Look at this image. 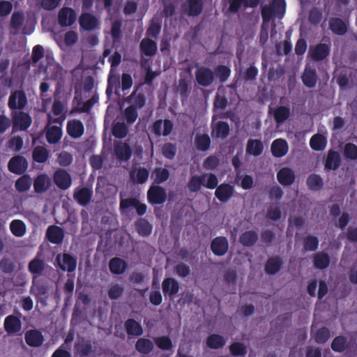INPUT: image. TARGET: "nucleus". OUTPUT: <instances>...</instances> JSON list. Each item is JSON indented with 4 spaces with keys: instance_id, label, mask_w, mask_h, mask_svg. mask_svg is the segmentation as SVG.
<instances>
[{
    "instance_id": "obj_63",
    "label": "nucleus",
    "mask_w": 357,
    "mask_h": 357,
    "mask_svg": "<svg viewBox=\"0 0 357 357\" xmlns=\"http://www.w3.org/2000/svg\"><path fill=\"white\" fill-rule=\"evenodd\" d=\"M229 351L234 356H244L247 354V349L243 343L236 342L229 346Z\"/></svg>"
},
{
    "instance_id": "obj_29",
    "label": "nucleus",
    "mask_w": 357,
    "mask_h": 357,
    "mask_svg": "<svg viewBox=\"0 0 357 357\" xmlns=\"http://www.w3.org/2000/svg\"><path fill=\"white\" fill-rule=\"evenodd\" d=\"M203 7L202 0H187L185 4V11L188 16L197 17L202 13Z\"/></svg>"
},
{
    "instance_id": "obj_62",
    "label": "nucleus",
    "mask_w": 357,
    "mask_h": 357,
    "mask_svg": "<svg viewBox=\"0 0 357 357\" xmlns=\"http://www.w3.org/2000/svg\"><path fill=\"white\" fill-rule=\"evenodd\" d=\"M178 91L182 98H188L190 93V84L185 78H181L178 81Z\"/></svg>"
},
{
    "instance_id": "obj_16",
    "label": "nucleus",
    "mask_w": 357,
    "mask_h": 357,
    "mask_svg": "<svg viewBox=\"0 0 357 357\" xmlns=\"http://www.w3.org/2000/svg\"><path fill=\"white\" fill-rule=\"evenodd\" d=\"M66 131L72 138L77 139L83 135L84 126L80 120H70L66 125Z\"/></svg>"
},
{
    "instance_id": "obj_53",
    "label": "nucleus",
    "mask_w": 357,
    "mask_h": 357,
    "mask_svg": "<svg viewBox=\"0 0 357 357\" xmlns=\"http://www.w3.org/2000/svg\"><path fill=\"white\" fill-rule=\"evenodd\" d=\"M273 116L277 123H282L290 116V109L285 106H279L273 112Z\"/></svg>"
},
{
    "instance_id": "obj_38",
    "label": "nucleus",
    "mask_w": 357,
    "mask_h": 357,
    "mask_svg": "<svg viewBox=\"0 0 357 357\" xmlns=\"http://www.w3.org/2000/svg\"><path fill=\"white\" fill-rule=\"evenodd\" d=\"M75 351L80 357H86L94 353V349L90 340H82V342L75 344Z\"/></svg>"
},
{
    "instance_id": "obj_57",
    "label": "nucleus",
    "mask_w": 357,
    "mask_h": 357,
    "mask_svg": "<svg viewBox=\"0 0 357 357\" xmlns=\"http://www.w3.org/2000/svg\"><path fill=\"white\" fill-rule=\"evenodd\" d=\"M16 268L14 261L9 257H3L0 260V270L5 274H12Z\"/></svg>"
},
{
    "instance_id": "obj_17",
    "label": "nucleus",
    "mask_w": 357,
    "mask_h": 357,
    "mask_svg": "<svg viewBox=\"0 0 357 357\" xmlns=\"http://www.w3.org/2000/svg\"><path fill=\"white\" fill-rule=\"evenodd\" d=\"M114 152L120 162L128 161L132 155V149L127 143H118L114 145Z\"/></svg>"
},
{
    "instance_id": "obj_3",
    "label": "nucleus",
    "mask_w": 357,
    "mask_h": 357,
    "mask_svg": "<svg viewBox=\"0 0 357 357\" xmlns=\"http://www.w3.org/2000/svg\"><path fill=\"white\" fill-rule=\"evenodd\" d=\"M147 199L151 205H160L166 202L167 192L165 188L152 185L147 192Z\"/></svg>"
},
{
    "instance_id": "obj_19",
    "label": "nucleus",
    "mask_w": 357,
    "mask_h": 357,
    "mask_svg": "<svg viewBox=\"0 0 357 357\" xmlns=\"http://www.w3.org/2000/svg\"><path fill=\"white\" fill-rule=\"evenodd\" d=\"M284 261L280 256L269 257L266 264L264 270L268 275H275L282 268Z\"/></svg>"
},
{
    "instance_id": "obj_32",
    "label": "nucleus",
    "mask_w": 357,
    "mask_h": 357,
    "mask_svg": "<svg viewBox=\"0 0 357 357\" xmlns=\"http://www.w3.org/2000/svg\"><path fill=\"white\" fill-rule=\"evenodd\" d=\"M135 349L142 355L149 354L154 349L153 342L149 338H139L135 345Z\"/></svg>"
},
{
    "instance_id": "obj_13",
    "label": "nucleus",
    "mask_w": 357,
    "mask_h": 357,
    "mask_svg": "<svg viewBox=\"0 0 357 357\" xmlns=\"http://www.w3.org/2000/svg\"><path fill=\"white\" fill-rule=\"evenodd\" d=\"M93 191L87 187L77 188L74 192L75 200L82 206H86L91 201Z\"/></svg>"
},
{
    "instance_id": "obj_45",
    "label": "nucleus",
    "mask_w": 357,
    "mask_h": 357,
    "mask_svg": "<svg viewBox=\"0 0 357 357\" xmlns=\"http://www.w3.org/2000/svg\"><path fill=\"white\" fill-rule=\"evenodd\" d=\"M195 144L199 151L204 152L210 149L211 140L208 134L197 135Z\"/></svg>"
},
{
    "instance_id": "obj_43",
    "label": "nucleus",
    "mask_w": 357,
    "mask_h": 357,
    "mask_svg": "<svg viewBox=\"0 0 357 357\" xmlns=\"http://www.w3.org/2000/svg\"><path fill=\"white\" fill-rule=\"evenodd\" d=\"M327 144L326 138L321 134L314 135L310 140V146L314 151H323Z\"/></svg>"
},
{
    "instance_id": "obj_9",
    "label": "nucleus",
    "mask_w": 357,
    "mask_h": 357,
    "mask_svg": "<svg viewBox=\"0 0 357 357\" xmlns=\"http://www.w3.org/2000/svg\"><path fill=\"white\" fill-rule=\"evenodd\" d=\"M54 181L56 186L61 190H67L72 183L71 176L69 173L63 169H59L54 174Z\"/></svg>"
},
{
    "instance_id": "obj_34",
    "label": "nucleus",
    "mask_w": 357,
    "mask_h": 357,
    "mask_svg": "<svg viewBox=\"0 0 357 357\" xmlns=\"http://www.w3.org/2000/svg\"><path fill=\"white\" fill-rule=\"evenodd\" d=\"M331 263V258L324 251L317 252L313 258V264L316 268L324 270L327 268Z\"/></svg>"
},
{
    "instance_id": "obj_48",
    "label": "nucleus",
    "mask_w": 357,
    "mask_h": 357,
    "mask_svg": "<svg viewBox=\"0 0 357 357\" xmlns=\"http://www.w3.org/2000/svg\"><path fill=\"white\" fill-rule=\"evenodd\" d=\"M331 349L335 352L342 353L348 347L347 339L344 335L335 337L331 342Z\"/></svg>"
},
{
    "instance_id": "obj_21",
    "label": "nucleus",
    "mask_w": 357,
    "mask_h": 357,
    "mask_svg": "<svg viewBox=\"0 0 357 357\" xmlns=\"http://www.w3.org/2000/svg\"><path fill=\"white\" fill-rule=\"evenodd\" d=\"M124 328L128 336L139 337L144 333L142 324L132 318L128 319L125 321Z\"/></svg>"
},
{
    "instance_id": "obj_14",
    "label": "nucleus",
    "mask_w": 357,
    "mask_h": 357,
    "mask_svg": "<svg viewBox=\"0 0 357 357\" xmlns=\"http://www.w3.org/2000/svg\"><path fill=\"white\" fill-rule=\"evenodd\" d=\"M32 119L29 114L19 112H13V123L14 126L18 127L20 130H26L31 126Z\"/></svg>"
},
{
    "instance_id": "obj_20",
    "label": "nucleus",
    "mask_w": 357,
    "mask_h": 357,
    "mask_svg": "<svg viewBox=\"0 0 357 357\" xmlns=\"http://www.w3.org/2000/svg\"><path fill=\"white\" fill-rule=\"evenodd\" d=\"M178 282L172 278H165L162 282V289L165 296L173 297L179 291Z\"/></svg>"
},
{
    "instance_id": "obj_2",
    "label": "nucleus",
    "mask_w": 357,
    "mask_h": 357,
    "mask_svg": "<svg viewBox=\"0 0 357 357\" xmlns=\"http://www.w3.org/2000/svg\"><path fill=\"white\" fill-rule=\"evenodd\" d=\"M286 3L284 0H273L268 5L261 6L262 26L268 23L274 17L281 19L285 13Z\"/></svg>"
},
{
    "instance_id": "obj_46",
    "label": "nucleus",
    "mask_w": 357,
    "mask_h": 357,
    "mask_svg": "<svg viewBox=\"0 0 357 357\" xmlns=\"http://www.w3.org/2000/svg\"><path fill=\"white\" fill-rule=\"evenodd\" d=\"M10 230L15 236L22 237L26 234V225L21 220H13L10 224Z\"/></svg>"
},
{
    "instance_id": "obj_11",
    "label": "nucleus",
    "mask_w": 357,
    "mask_h": 357,
    "mask_svg": "<svg viewBox=\"0 0 357 357\" xmlns=\"http://www.w3.org/2000/svg\"><path fill=\"white\" fill-rule=\"evenodd\" d=\"M76 20L75 11L68 7L61 8L59 12L58 21L61 26H71Z\"/></svg>"
},
{
    "instance_id": "obj_4",
    "label": "nucleus",
    "mask_w": 357,
    "mask_h": 357,
    "mask_svg": "<svg viewBox=\"0 0 357 357\" xmlns=\"http://www.w3.org/2000/svg\"><path fill=\"white\" fill-rule=\"evenodd\" d=\"M26 104L27 98L24 91L16 90L10 93L8 105L11 110L22 109Z\"/></svg>"
},
{
    "instance_id": "obj_61",
    "label": "nucleus",
    "mask_w": 357,
    "mask_h": 357,
    "mask_svg": "<svg viewBox=\"0 0 357 357\" xmlns=\"http://www.w3.org/2000/svg\"><path fill=\"white\" fill-rule=\"evenodd\" d=\"M124 117L127 124H133L138 117V112L135 105H130L124 111Z\"/></svg>"
},
{
    "instance_id": "obj_26",
    "label": "nucleus",
    "mask_w": 357,
    "mask_h": 357,
    "mask_svg": "<svg viewBox=\"0 0 357 357\" xmlns=\"http://www.w3.org/2000/svg\"><path fill=\"white\" fill-rule=\"evenodd\" d=\"M26 343L32 347H38L42 345L44 338L42 333L37 330H29L24 335Z\"/></svg>"
},
{
    "instance_id": "obj_1",
    "label": "nucleus",
    "mask_w": 357,
    "mask_h": 357,
    "mask_svg": "<svg viewBox=\"0 0 357 357\" xmlns=\"http://www.w3.org/2000/svg\"><path fill=\"white\" fill-rule=\"evenodd\" d=\"M218 183V178L215 174L192 176L188 183V188L191 192H199L202 186L208 189H215Z\"/></svg>"
},
{
    "instance_id": "obj_55",
    "label": "nucleus",
    "mask_w": 357,
    "mask_h": 357,
    "mask_svg": "<svg viewBox=\"0 0 357 357\" xmlns=\"http://www.w3.org/2000/svg\"><path fill=\"white\" fill-rule=\"evenodd\" d=\"M331 337V332L327 327L323 326L318 329L313 335V338L317 344L326 343Z\"/></svg>"
},
{
    "instance_id": "obj_47",
    "label": "nucleus",
    "mask_w": 357,
    "mask_h": 357,
    "mask_svg": "<svg viewBox=\"0 0 357 357\" xmlns=\"http://www.w3.org/2000/svg\"><path fill=\"white\" fill-rule=\"evenodd\" d=\"M31 183V176L29 174H23L15 181V187L17 191L24 192L30 189Z\"/></svg>"
},
{
    "instance_id": "obj_24",
    "label": "nucleus",
    "mask_w": 357,
    "mask_h": 357,
    "mask_svg": "<svg viewBox=\"0 0 357 357\" xmlns=\"http://www.w3.org/2000/svg\"><path fill=\"white\" fill-rule=\"evenodd\" d=\"M289 150L287 141L283 139H276L271 144V151L272 155L275 158H281L285 155Z\"/></svg>"
},
{
    "instance_id": "obj_28",
    "label": "nucleus",
    "mask_w": 357,
    "mask_h": 357,
    "mask_svg": "<svg viewBox=\"0 0 357 357\" xmlns=\"http://www.w3.org/2000/svg\"><path fill=\"white\" fill-rule=\"evenodd\" d=\"M229 132L230 128L227 122L220 121L211 126V135L216 138L225 139Z\"/></svg>"
},
{
    "instance_id": "obj_25",
    "label": "nucleus",
    "mask_w": 357,
    "mask_h": 357,
    "mask_svg": "<svg viewBox=\"0 0 357 357\" xmlns=\"http://www.w3.org/2000/svg\"><path fill=\"white\" fill-rule=\"evenodd\" d=\"M22 322L20 318L9 315L4 320V329L8 334H15L21 331Z\"/></svg>"
},
{
    "instance_id": "obj_52",
    "label": "nucleus",
    "mask_w": 357,
    "mask_h": 357,
    "mask_svg": "<svg viewBox=\"0 0 357 357\" xmlns=\"http://www.w3.org/2000/svg\"><path fill=\"white\" fill-rule=\"evenodd\" d=\"M49 156L47 149L43 146H36L32 153V157L34 161L38 163H43L47 161Z\"/></svg>"
},
{
    "instance_id": "obj_36",
    "label": "nucleus",
    "mask_w": 357,
    "mask_h": 357,
    "mask_svg": "<svg viewBox=\"0 0 357 357\" xmlns=\"http://www.w3.org/2000/svg\"><path fill=\"white\" fill-rule=\"evenodd\" d=\"M318 79L317 71L314 68H305L302 75V81L303 84L308 87H314Z\"/></svg>"
},
{
    "instance_id": "obj_33",
    "label": "nucleus",
    "mask_w": 357,
    "mask_h": 357,
    "mask_svg": "<svg viewBox=\"0 0 357 357\" xmlns=\"http://www.w3.org/2000/svg\"><path fill=\"white\" fill-rule=\"evenodd\" d=\"M128 268L126 261L119 257H114L109 262V268L112 273L120 275L123 273Z\"/></svg>"
},
{
    "instance_id": "obj_6",
    "label": "nucleus",
    "mask_w": 357,
    "mask_h": 357,
    "mask_svg": "<svg viewBox=\"0 0 357 357\" xmlns=\"http://www.w3.org/2000/svg\"><path fill=\"white\" fill-rule=\"evenodd\" d=\"M195 79L199 85L206 87L214 82V73L211 68L202 66L196 70Z\"/></svg>"
},
{
    "instance_id": "obj_8",
    "label": "nucleus",
    "mask_w": 357,
    "mask_h": 357,
    "mask_svg": "<svg viewBox=\"0 0 357 357\" xmlns=\"http://www.w3.org/2000/svg\"><path fill=\"white\" fill-rule=\"evenodd\" d=\"M211 250L215 256H224L229 250V242L225 236L214 238L211 242Z\"/></svg>"
},
{
    "instance_id": "obj_12",
    "label": "nucleus",
    "mask_w": 357,
    "mask_h": 357,
    "mask_svg": "<svg viewBox=\"0 0 357 357\" xmlns=\"http://www.w3.org/2000/svg\"><path fill=\"white\" fill-rule=\"evenodd\" d=\"M174 124L169 119L157 120L153 123V131L157 136H168L173 130Z\"/></svg>"
},
{
    "instance_id": "obj_64",
    "label": "nucleus",
    "mask_w": 357,
    "mask_h": 357,
    "mask_svg": "<svg viewBox=\"0 0 357 357\" xmlns=\"http://www.w3.org/2000/svg\"><path fill=\"white\" fill-rule=\"evenodd\" d=\"M345 158L350 160L357 159V146L353 143H347L345 144L343 151Z\"/></svg>"
},
{
    "instance_id": "obj_10",
    "label": "nucleus",
    "mask_w": 357,
    "mask_h": 357,
    "mask_svg": "<svg viewBox=\"0 0 357 357\" xmlns=\"http://www.w3.org/2000/svg\"><path fill=\"white\" fill-rule=\"evenodd\" d=\"M215 188V196L222 203L227 202L234 193V187L229 183L218 185Z\"/></svg>"
},
{
    "instance_id": "obj_54",
    "label": "nucleus",
    "mask_w": 357,
    "mask_h": 357,
    "mask_svg": "<svg viewBox=\"0 0 357 357\" xmlns=\"http://www.w3.org/2000/svg\"><path fill=\"white\" fill-rule=\"evenodd\" d=\"M108 61L110 63V70L108 77V86L110 85L111 80L114 77L113 73L115 71V68L120 64L121 61V54L116 51L114 54L109 58Z\"/></svg>"
},
{
    "instance_id": "obj_44",
    "label": "nucleus",
    "mask_w": 357,
    "mask_h": 357,
    "mask_svg": "<svg viewBox=\"0 0 357 357\" xmlns=\"http://www.w3.org/2000/svg\"><path fill=\"white\" fill-rule=\"evenodd\" d=\"M62 137V130L57 126L50 127L46 132V139L48 143L54 144L58 143Z\"/></svg>"
},
{
    "instance_id": "obj_30",
    "label": "nucleus",
    "mask_w": 357,
    "mask_h": 357,
    "mask_svg": "<svg viewBox=\"0 0 357 357\" xmlns=\"http://www.w3.org/2000/svg\"><path fill=\"white\" fill-rule=\"evenodd\" d=\"M341 163L340 153L334 150H329L325 161V169L328 170H336Z\"/></svg>"
},
{
    "instance_id": "obj_50",
    "label": "nucleus",
    "mask_w": 357,
    "mask_h": 357,
    "mask_svg": "<svg viewBox=\"0 0 357 357\" xmlns=\"http://www.w3.org/2000/svg\"><path fill=\"white\" fill-rule=\"evenodd\" d=\"M137 204H139V199L135 197L121 199L119 205L121 214H128L132 209L135 208Z\"/></svg>"
},
{
    "instance_id": "obj_5",
    "label": "nucleus",
    "mask_w": 357,
    "mask_h": 357,
    "mask_svg": "<svg viewBox=\"0 0 357 357\" xmlns=\"http://www.w3.org/2000/svg\"><path fill=\"white\" fill-rule=\"evenodd\" d=\"M28 168V162L22 155H15L12 157L8 164V170L15 174L21 175L24 174Z\"/></svg>"
},
{
    "instance_id": "obj_49",
    "label": "nucleus",
    "mask_w": 357,
    "mask_h": 357,
    "mask_svg": "<svg viewBox=\"0 0 357 357\" xmlns=\"http://www.w3.org/2000/svg\"><path fill=\"white\" fill-rule=\"evenodd\" d=\"M149 172L145 167H139L136 172L132 170L130 172L131 179L139 184L144 183L149 178Z\"/></svg>"
},
{
    "instance_id": "obj_35",
    "label": "nucleus",
    "mask_w": 357,
    "mask_h": 357,
    "mask_svg": "<svg viewBox=\"0 0 357 357\" xmlns=\"http://www.w3.org/2000/svg\"><path fill=\"white\" fill-rule=\"evenodd\" d=\"M329 28L336 35L343 36L347 31L344 22L339 17H333L329 20Z\"/></svg>"
},
{
    "instance_id": "obj_18",
    "label": "nucleus",
    "mask_w": 357,
    "mask_h": 357,
    "mask_svg": "<svg viewBox=\"0 0 357 357\" xmlns=\"http://www.w3.org/2000/svg\"><path fill=\"white\" fill-rule=\"evenodd\" d=\"M294 172L289 167H282L277 173V179L283 186L291 185L295 181Z\"/></svg>"
},
{
    "instance_id": "obj_23",
    "label": "nucleus",
    "mask_w": 357,
    "mask_h": 357,
    "mask_svg": "<svg viewBox=\"0 0 357 357\" xmlns=\"http://www.w3.org/2000/svg\"><path fill=\"white\" fill-rule=\"evenodd\" d=\"M51 186V180L45 174H39L33 181L34 192L41 194L46 192Z\"/></svg>"
},
{
    "instance_id": "obj_22",
    "label": "nucleus",
    "mask_w": 357,
    "mask_h": 357,
    "mask_svg": "<svg viewBox=\"0 0 357 357\" xmlns=\"http://www.w3.org/2000/svg\"><path fill=\"white\" fill-rule=\"evenodd\" d=\"M46 236L50 243L61 244L64 238V231L61 227L52 225L47 228Z\"/></svg>"
},
{
    "instance_id": "obj_37",
    "label": "nucleus",
    "mask_w": 357,
    "mask_h": 357,
    "mask_svg": "<svg viewBox=\"0 0 357 357\" xmlns=\"http://www.w3.org/2000/svg\"><path fill=\"white\" fill-rule=\"evenodd\" d=\"M264 144L260 139H250L246 146V153L254 156L260 155L264 151Z\"/></svg>"
},
{
    "instance_id": "obj_39",
    "label": "nucleus",
    "mask_w": 357,
    "mask_h": 357,
    "mask_svg": "<svg viewBox=\"0 0 357 357\" xmlns=\"http://www.w3.org/2000/svg\"><path fill=\"white\" fill-rule=\"evenodd\" d=\"M135 229L139 236L146 237L151 234L153 227L145 218H139L135 222Z\"/></svg>"
},
{
    "instance_id": "obj_31",
    "label": "nucleus",
    "mask_w": 357,
    "mask_h": 357,
    "mask_svg": "<svg viewBox=\"0 0 357 357\" xmlns=\"http://www.w3.org/2000/svg\"><path fill=\"white\" fill-rule=\"evenodd\" d=\"M140 51L146 56H154L158 50L157 43L148 38L142 40L139 44Z\"/></svg>"
},
{
    "instance_id": "obj_56",
    "label": "nucleus",
    "mask_w": 357,
    "mask_h": 357,
    "mask_svg": "<svg viewBox=\"0 0 357 357\" xmlns=\"http://www.w3.org/2000/svg\"><path fill=\"white\" fill-rule=\"evenodd\" d=\"M128 132V126L123 122H116L112 126V135L117 139L126 137Z\"/></svg>"
},
{
    "instance_id": "obj_40",
    "label": "nucleus",
    "mask_w": 357,
    "mask_h": 357,
    "mask_svg": "<svg viewBox=\"0 0 357 357\" xmlns=\"http://www.w3.org/2000/svg\"><path fill=\"white\" fill-rule=\"evenodd\" d=\"M226 341L223 336L219 334L209 335L206 340V346L212 349H218L225 345Z\"/></svg>"
},
{
    "instance_id": "obj_60",
    "label": "nucleus",
    "mask_w": 357,
    "mask_h": 357,
    "mask_svg": "<svg viewBox=\"0 0 357 357\" xmlns=\"http://www.w3.org/2000/svg\"><path fill=\"white\" fill-rule=\"evenodd\" d=\"M156 346L161 350L167 351L173 347L171 338L167 335L158 337L154 340Z\"/></svg>"
},
{
    "instance_id": "obj_27",
    "label": "nucleus",
    "mask_w": 357,
    "mask_h": 357,
    "mask_svg": "<svg viewBox=\"0 0 357 357\" xmlns=\"http://www.w3.org/2000/svg\"><path fill=\"white\" fill-rule=\"evenodd\" d=\"M80 26L86 31L95 29L98 25V19L91 13H82L79 19Z\"/></svg>"
},
{
    "instance_id": "obj_7",
    "label": "nucleus",
    "mask_w": 357,
    "mask_h": 357,
    "mask_svg": "<svg viewBox=\"0 0 357 357\" xmlns=\"http://www.w3.org/2000/svg\"><path fill=\"white\" fill-rule=\"evenodd\" d=\"M330 45L321 43L315 45L314 47H310L308 54L313 61H321L330 55Z\"/></svg>"
},
{
    "instance_id": "obj_41",
    "label": "nucleus",
    "mask_w": 357,
    "mask_h": 357,
    "mask_svg": "<svg viewBox=\"0 0 357 357\" xmlns=\"http://www.w3.org/2000/svg\"><path fill=\"white\" fill-rule=\"evenodd\" d=\"M257 233L253 230L246 231L241 234L239 242L245 247L254 245L258 241Z\"/></svg>"
},
{
    "instance_id": "obj_42",
    "label": "nucleus",
    "mask_w": 357,
    "mask_h": 357,
    "mask_svg": "<svg viewBox=\"0 0 357 357\" xmlns=\"http://www.w3.org/2000/svg\"><path fill=\"white\" fill-rule=\"evenodd\" d=\"M306 184L309 190L319 191L324 186V181L319 174H311L307 178Z\"/></svg>"
},
{
    "instance_id": "obj_59",
    "label": "nucleus",
    "mask_w": 357,
    "mask_h": 357,
    "mask_svg": "<svg viewBox=\"0 0 357 357\" xmlns=\"http://www.w3.org/2000/svg\"><path fill=\"white\" fill-rule=\"evenodd\" d=\"M216 77L222 83L225 82L231 75V69L225 65H219L215 69Z\"/></svg>"
},
{
    "instance_id": "obj_51",
    "label": "nucleus",
    "mask_w": 357,
    "mask_h": 357,
    "mask_svg": "<svg viewBox=\"0 0 357 357\" xmlns=\"http://www.w3.org/2000/svg\"><path fill=\"white\" fill-rule=\"evenodd\" d=\"M45 268V264L43 260L37 257L33 259L28 265L29 271L35 275H40Z\"/></svg>"
},
{
    "instance_id": "obj_15",
    "label": "nucleus",
    "mask_w": 357,
    "mask_h": 357,
    "mask_svg": "<svg viewBox=\"0 0 357 357\" xmlns=\"http://www.w3.org/2000/svg\"><path fill=\"white\" fill-rule=\"evenodd\" d=\"M59 268L68 273L75 271L77 267V259L68 253H63L62 256V261H60V255L56 257Z\"/></svg>"
},
{
    "instance_id": "obj_58",
    "label": "nucleus",
    "mask_w": 357,
    "mask_h": 357,
    "mask_svg": "<svg viewBox=\"0 0 357 357\" xmlns=\"http://www.w3.org/2000/svg\"><path fill=\"white\" fill-rule=\"evenodd\" d=\"M303 249L305 251H315L319 247V239L317 237L308 235L303 238Z\"/></svg>"
}]
</instances>
